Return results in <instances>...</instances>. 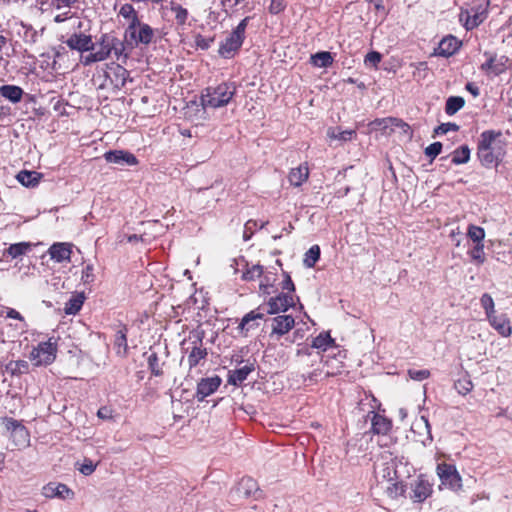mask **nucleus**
<instances>
[{"mask_svg": "<svg viewBox=\"0 0 512 512\" xmlns=\"http://www.w3.org/2000/svg\"><path fill=\"white\" fill-rule=\"evenodd\" d=\"M114 348L120 356H126L128 352L127 328L123 326L118 330L114 337Z\"/></svg>", "mask_w": 512, "mask_h": 512, "instance_id": "29", "label": "nucleus"}, {"mask_svg": "<svg viewBox=\"0 0 512 512\" xmlns=\"http://www.w3.org/2000/svg\"><path fill=\"white\" fill-rule=\"evenodd\" d=\"M459 126L452 122L442 123L438 127L435 128L434 133L435 134H446L449 131H458Z\"/></svg>", "mask_w": 512, "mask_h": 512, "instance_id": "55", "label": "nucleus"}, {"mask_svg": "<svg viewBox=\"0 0 512 512\" xmlns=\"http://www.w3.org/2000/svg\"><path fill=\"white\" fill-rule=\"evenodd\" d=\"M383 123H388L391 126V132H393L396 128L403 129L404 131H407L410 128L409 125L402 119L395 117L383 118Z\"/></svg>", "mask_w": 512, "mask_h": 512, "instance_id": "51", "label": "nucleus"}, {"mask_svg": "<svg viewBox=\"0 0 512 512\" xmlns=\"http://www.w3.org/2000/svg\"><path fill=\"white\" fill-rule=\"evenodd\" d=\"M236 94V86L231 82H223L205 88L200 97L203 108H220L229 104Z\"/></svg>", "mask_w": 512, "mask_h": 512, "instance_id": "3", "label": "nucleus"}, {"mask_svg": "<svg viewBox=\"0 0 512 512\" xmlns=\"http://www.w3.org/2000/svg\"><path fill=\"white\" fill-rule=\"evenodd\" d=\"M191 347L186 349L187 363L189 369H193L200 365L201 361L206 360L208 356L207 348L204 346L203 339L199 334L194 336V340L191 341Z\"/></svg>", "mask_w": 512, "mask_h": 512, "instance_id": "12", "label": "nucleus"}, {"mask_svg": "<svg viewBox=\"0 0 512 512\" xmlns=\"http://www.w3.org/2000/svg\"><path fill=\"white\" fill-rule=\"evenodd\" d=\"M490 0H472L471 7L461 9L459 20L466 30H473L482 24L488 17Z\"/></svg>", "mask_w": 512, "mask_h": 512, "instance_id": "6", "label": "nucleus"}, {"mask_svg": "<svg viewBox=\"0 0 512 512\" xmlns=\"http://www.w3.org/2000/svg\"><path fill=\"white\" fill-rule=\"evenodd\" d=\"M382 60V55L378 51H371L366 54L364 58V63L368 67H372L374 69H378V65Z\"/></svg>", "mask_w": 512, "mask_h": 512, "instance_id": "49", "label": "nucleus"}, {"mask_svg": "<svg viewBox=\"0 0 512 512\" xmlns=\"http://www.w3.org/2000/svg\"><path fill=\"white\" fill-rule=\"evenodd\" d=\"M104 159L108 163L120 164V165H128V166H136L139 161L137 157L125 150H110L104 153Z\"/></svg>", "mask_w": 512, "mask_h": 512, "instance_id": "17", "label": "nucleus"}, {"mask_svg": "<svg viewBox=\"0 0 512 512\" xmlns=\"http://www.w3.org/2000/svg\"><path fill=\"white\" fill-rule=\"evenodd\" d=\"M466 89L473 95L478 96L479 95V89L472 83H467Z\"/></svg>", "mask_w": 512, "mask_h": 512, "instance_id": "64", "label": "nucleus"}, {"mask_svg": "<svg viewBox=\"0 0 512 512\" xmlns=\"http://www.w3.org/2000/svg\"><path fill=\"white\" fill-rule=\"evenodd\" d=\"M295 305L293 295L290 293H280L275 297H271L267 302L266 313L270 315L286 312L290 307Z\"/></svg>", "mask_w": 512, "mask_h": 512, "instance_id": "13", "label": "nucleus"}, {"mask_svg": "<svg viewBox=\"0 0 512 512\" xmlns=\"http://www.w3.org/2000/svg\"><path fill=\"white\" fill-rule=\"evenodd\" d=\"M254 370L255 367L253 363H246L240 368L230 370L228 372V383L234 386H240Z\"/></svg>", "mask_w": 512, "mask_h": 512, "instance_id": "22", "label": "nucleus"}, {"mask_svg": "<svg viewBox=\"0 0 512 512\" xmlns=\"http://www.w3.org/2000/svg\"><path fill=\"white\" fill-rule=\"evenodd\" d=\"M96 465L92 463L91 460H85L81 465L79 471L84 475H90L95 471Z\"/></svg>", "mask_w": 512, "mask_h": 512, "instance_id": "59", "label": "nucleus"}, {"mask_svg": "<svg viewBox=\"0 0 512 512\" xmlns=\"http://www.w3.org/2000/svg\"><path fill=\"white\" fill-rule=\"evenodd\" d=\"M506 60L497 59L496 57H490L485 63L481 65V69L487 74H493L495 76L504 73L507 69Z\"/></svg>", "mask_w": 512, "mask_h": 512, "instance_id": "26", "label": "nucleus"}, {"mask_svg": "<svg viewBox=\"0 0 512 512\" xmlns=\"http://www.w3.org/2000/svg\"><path fill=\"white\" fill-rule=\"evenodd\" d=\"M118 15L126 20L127 25L131 24V22H134L140 18L138 12L130 3L123 4L119 9Z\"/></svg>", "mask_w": 512, "mask_h": 512, "instance_id": "39", "label": "nucleus"}, {"mask_svg": "<svg viewBox=\"0 0 512 512\" xmlns=\"http://www.w3.org/2000/svg\"><path fill=\"white\" fill-rule=\"evenodd\" d=\"M344 359L345 355L341 351L333 356L328 355L324 361L325 370L315 369L308 374L307 379L310 381H315L317 377L320 376L323 372L326 377H334L342 374L346 369Z\"/></svg>", "mask_w": 512, "mask_h": 512, "instance_id": "9", "label": "nucleus"}, {"mask_svg": "<svg viewBox=\"0 0 512 512\" xmlns=\"http://www.w3.org/2000/svg\"><path fill=\"white\" fill-rule=\"evenodd\" d=\"M355 135L356 132L354 130L338 131L336 128H329L327 131V136L331 140L337 139L341 141H348L351 140Z\"/></svg>", "mask_w": 512, "mask_h": 512, "instance_id": "44", "label": "nucleus"}, {"mask_svg": "<svg viewBox=\"0 0 512 512\" xmlns=\"http://www.w3.org/2000/svg\"><path fill=\"white\" fill-rule=\"evenodd\" d=\"M263 274V266L256 264L248 267L246 271L243 272L242 278L245 281H254L255 279L261 277Z\"/></svg>", "mask_w": 512, "mask_h": 512, "instance_id": "46", "label": "nucleus"}, {"mask_svg": "<svg viewBox=\"0 0 512 512\" xmlns=\"http://www.w3.org/2000/svg\"><path fill=\"white\" fill-rule=\"evenodd\" d=\"M31 246L29 242L14 243L7 248L6 254L12 258H18L26 254L31 249Z\"/></svg>", "mask_w": 512, "mask_h": 512, "instance_id": "37", "label": "nucleus"}, {"mask_svg": "<svg viewBox=\"0 0 512 512\" xmlns=\"http://www.w3.org/2000/svg\"><path fill=\"white\" fill-rule=\"evenodd\" d=\"M93 267L91 265H87L83 270L82 278L85 282H88L89 277H92Z\"/></svg>", "mask_w": 512, "mask_h": 512, "instance_id": "63", "label": "nucleus"}, {"mask_svg": "<svg viewBox=\"0 0 512 512\" xmlns=\"http://www.w3.org/2000/svg\"><path fill=\"white\" fill-rule=\"evenodd\" d=\"M73 245L67 242H56L48 249L51 260L57 263L71 262Z\"/></svg>", "mask_w": 512, "mask_h": 512, "instance_id": "16", "label": "nucleus"}, {"mask_svg": "<svg viewBox=\"0 0 512 512\" xmlns=\"http://www.w3.org/2000/svg\"><path fill=\"white\" fill-rule=\"evenodd\" d=\"M266 224H268V221L266 222H263L261 223L260 226H258V223L256 220H248L246 223H245V226H244V234H243V237L245 240H249L251 238V236L254 234L255 230L257 228H263Z\"/></svg>", "mask_w": 512, "mask_h": 512, "instance_id": "48", "label": "nucleus"}, {"mask_svg": "<svg viewBox=\"0 0 512 512\" xmlns=\"http://www.w3.org/2000/svg\"><path fill=\"white\" fill-rule=\"evenodd\" d=\"M467 235L476 244H482L485 238V230L480 226L469 225Z\"/></svg>", "mask_w": 512, "mask_h": 512, "instance_id": "45", "label": "nucleus"}, {"mask_svg": "<svg viewBox=\"0 0 512 512\" xmlns=\"http://www.w3.org/2000/svg\"><path fill=\"white\" fill-rule=\"evenodd\" d=\"M42 494L46 498L58 497L61 499H71L74 496L73 491L67 485L55 482L46 484L42 489Z\"/></svg>", "mask_w": 512, "mask_h": 512, "instance_id": "18", "label": "nucleus"}, {"mask_svg": "<svg viewBox=\"0 0 512 512\" xmlns=\"http://www.w3.org/2000/svg\"><path fill=\"white\" fill-rule=\"evenodd\" d=\"M85 301L84 293H74L65 303L64 312L66 315H76L82 308Z\"/></svg>", "mask_w": 512, "mask_h": 512, "instance_id": "28", "label": "nucleus"}, {"mask_svg": "<svg viewBox=\"0 0 512 512\" xmlns=\"http://www.w3.org/2000/svg\"><path fill=\"white\" fill-rule=\"evenodd\" d=\"M332 54L328 51L317 52L310 57V63L315 67L327 68L333 64Z\"/></svg>", "mask_w": 512, "mask_h": 512, "instance_id": "30", "label": "nucleus"}, {"mask_svg": "<svg viewBox=\"0 0 512 512\" xmlns=\"http://www.w3.org/2000/svg\"><path fill=\"white\" fill-rule=\"evenodd\" d=\"M147 363H148V368L151 372V375L160 377L164 374L163 369H162L163 363H160V359L156 352L150 353V355L147 358Z\"/></svg>", "mask_w": 512, "mask_h": 512, "instance_id": "40", "label": "nucleus"}, {"mask_svg": "<svg viewBox=\"0 0 512 512\" xmlns=\"http://www.w3.org/2000/svg\"><path fill=\"white\" fill-rule=\"evenodd\" d=\"M474 384L468 375L459 378L454 382V388L460 395H467L472 391Z\"/></svg>", "mask_w": 512, "mask_h": 512, "instance_id": "42", "label": "nucleus"}, {"mask_svg": "<svg viewBox=\"0 0 512 512\" xmlns=\"http://www.w3.org/2000/svg\"><path fill=\"white\" fill-rule=\"evenodd\" d=\"M309 178V167L307 162L300 164L298 167L292 168L288 174V181L294 187H300Z\"/></svg>", "mask_w": 512, "mask_h": 512, "instance_id": "23", "label": "nucleus"}, {"mask_svg": "<svg viewBox=\"0 0 512 512\" xmlns=\"http://www.w3.org/2000/svg\"><path fill=\"white\" fill-rule=\"evenodd\" d=\"M436 474L440 479L441 485L445 488L454 492L462 490V477L454 464L448 462L438 463Z\"/></svg>", "mask_w": 512, "mask_h": 512, "instance_id": "8", "label": "nucleus"}, {"mask_svg": "<svg viewBox=\"0 0 512 512\" xmlns=\"http://www.w3.org/2000/svg\"><path fill=\"white\" fill-rule=\"evenodd\" d=\"M249 20L250 17L242 19L230 35L220 44L218 53L221 57L230 59L238 53L244 42Z\"/></svg>", "mask_w": 512, "mask_h": 512, "instance_id": "7", "label": "nucleus"}, {"mask_svg": "<svg viewBox=\"0 0 512 512\" xmlns=\"http://www.w3.org/2000/svg\"><path fill=\"white\" fill-rule=\"evenodd\" d=\"M98 49L90 52L83 57L82 63L85 66L92 63L102 62L107 59H113L118 63L126 64L129 59V53L126 51V43L113 33H104L100 36L97 43Z\"/></svg>", "mask_w": 512, "mask_h": 512, "instance_id": "1", "label": "nucleus"}, {"mask_svg": "<svg viewBox=\"0 0 512 512\" xmlns=\"http://www.w3.org/2000/svg\"><path fill=\"white\" fill-rule=\"evenodd\" d=\"M213 42L214 38H206L201 34H198L195 37V45L197 48L201 50L209 49Z\"/></svg>", "mask_w": 512, "mask_h": 512, "instance_id": "54", "label": "nucleus"}, {"mask_svg": "<svg viewBox=\"0 0 512 512\" xmlns=\"http://www.w3.org/2000/svg\"><path fill=\"white\" fill-rule=\"evenodd\" d=\"M97 416L104 420L111 419L112 418V410L107 406H103V407L99 408V410L97 412Z\"/></svg>", "mask_w": 512, "mask_h": 512, "instance_id": "60", "label": "nucleus"}, {"mask_svg": "<svg viewBox=\"0 0 512 512\" xmlns=\"http://www.w3.org/2000/svg\"><path fill=\"white\" fill-rule=\"evenodd\" d=\"M78 2L79 0H51L52 6L58 10L62 8H71Z\"/></svg>", "mask_w": 512, "mask_h": 512, "instance_id": "57", "label": "nucleus"}, {"mask_svg": "<svg viewBox=\"0 0 512 512\" xmlns=\"http://www.w3.org/2000/svg\"><path fill=\"white\" fill-rule=\"evenodd\" d=\"M284 279L281 283L282 290H286L287 293L292 294L295 291V285L290 277V275L284 272Z\"/></svg>", "mask_w": 512, "mask_h": 512, "instance_id": "58", "label": "nucleus"}, {"mask_svg": "<svg viewBox=\"0 0 512 512\" xmlns=\"http://www.w3.org/2000/svg\"><path fill=\"white\" fill-rule=\"evenodd\" d=\"M221 378L218 375L202 378L197 384L195 398L202 402L204 399L218 390L221 385Z\"/></svg>", "mask_w": 512, "mask_h": 512, "instance_id": "15", "label": "nucleus"}, {"mask_svg": "<svg viewBox=\"0 0 512 512\" xmlns=\"http://www.w3.org/2000/svg\"><path fill=\"white\" fill-rule=\"evenodd\" d=\"M41 178V174L36 171H20L17 175L18 181L26 187H35Z\"/></svg>", "mask_w": 512, "mask_h": 512, "instance_id": "31", "label": "nucleus"}, {"mask_svg": "<svg viewBox=\"0 0 512 512\" xmlns=\"http://www.w3.org/2000/svg\"><path fill=\"white\" fill-rule=\"evenodd\" d=\"M57 354V344L48 341L40 342L30 353V360L35 366L49 365L54 362Z\"/></svg>", "mask_w": 512, "mask_h": 512, "instance_id": "10", "label": "nucleus"}, {"mask_svg": "<svg viewBox=\"0 0 512 512\" xmlns=\"http://www.w3.org/2000/svg\"><path fill=\"white\" fill-rule=\"evenodd\" d=\"M23 94V89L16 85L6 84L0 87V95L12 103L20 102Z\"/></svg>", "mask_w": 512, "mask_h": 512, "instance_id": "27", "label": "nucleus"}, {"mask_svg": "<svg viewBox=\"0 0 512 512\" xmlns=\"http://www.w3.org/2000/svg\"><path fill=\"white\" fill-rule=\"evenodd\" d=\"M65 44L71 50L78 51L80 53L93 51L95 49V43L92 40L91 35L85 33H73L66 41Z\"/></svg>", "mask_w": 512, "mask_h": 512, "instance_id": "14", "label": "nucleus"}, {"mask_svg": "<svg viewBox=\"0 0 512 512\" xmlns=\"http://www.w3.org/2000/svg\"><path fill=\"white\" fill-rule=\"evenodd\" d=\"M465 105V100L461 96H450L446 100L445 113L449 116L456 114Z\"/></svg>", "mask_w": 512, "mask_h": 512, "instance_id": "34", "label": "nucleus"}, {"mask_svg": "<svg viewBox=\"0 0 512 512\" xmlns=\"http://www.w3.org/2000/svg\"><path fill=\"white\" fill-rule=\"evenodd\" d=\"M470 159V149L467 145H462L452 153L451 162L455 165L465 164Z\"/></svg>", "mask_w": 512, "mask_h": 512, "instance_id": "38", "label": "nucleus"}, {"mask_svg": "<svg viewBox=\"0 0 512 512\" xmlns=\"http://www.w3.org/2000/svg\"><path fill=\"white\" fill-rule=\"evenodd\" d=\"M490 325L503 337L511 335L512 329L510 321L505 315H496L495 313L487 317Z\"/></svg>", "mask_w": 512, "mask_h": 512, "instance_id": "25", "label": "nucleus"}, {"mask_svg": "<svg viewBox=\"0 0 512 512\" xmlns=\"http://www.w3.org/2000/svg\"><path fill=\"white\" fill-rule=\"evenodd\" d=\"M500 131L486 130L481 133L477 145V156L486 168H496L502 162L505 154V143L500 139Z\"/></svg>", "mask_w": 512, "mask_h": 512, "instance_id": "2", "label": "nucleus"}, {"mask_svg": "<svg viewBox=\"0 0 512 512\" xmlns=\"http://www.w3.org/2000/svg\"><path fill=\"white\" fill-rule=\"evenodd\" d=\"M408 375L413 380L422 381V380L428 379L430 377V371L428 369H421V370L409 369Z\"/></svg>", "mask_w": 512, "mask_h": 512, "instance_id": "52", "label": "nucleus"}, {"mask_svg": "<svg viewBox=\"0 0 512 512\" xmlns=\"http://www.w3.org/2000/svg\"><path fill=\"white\" fill-rule=\"evenodd\" d=\"M155 37V29L140 18L124 30V42L132 47H148L155 41Z\"/></svg>", "mask_w": 512, "mask_h": 512, "instance_id": "5", "label": "nucleus"}, {"mask_svg": "<svg viewBox=\"0 0 512 512\" xmlns=\"http://www.w3.org/2000/svg\"><path fill=\"white\" fill-rule=\"evenodd\" d=\"M6 371L11 376H20L28 373L29 364L25 360H11L6 364Z\"/></svg>", "mask_w": 512, "mask_h": 512, "instance_id": "32", "label": "nucleus"}, {"mask_svg": "<svg viewBox=\"0 0 512 512\" xmlns=\"http://www.w3.org/2000/svg\"><path fill=\"white\" fill-rule=\"evenodd\" d=\"M0 426L2 435L9 439L13 449L20 450L29 446L30 433L22 421L5 416L0 418Z\"/></svg>", "mask_w": 512, "mask_h": 512, "instance_id": "4", "label": "nucleus"}, {"mask_svg": "<svg viewBox=\"0 0 512 512\" xmlns=\"http://www.w3.org/2000/svg\"><path fill=\"white\" fill-rule=\"evenodd\" d=\"M461 41H459L455 36L448 35L444 37L437 47V55L449 57L454 55L461 47Z\"/></svg>", "mask_w": 512, "mask_h": 512, "instance_id": "21", "label": "nucleus"}, {"mask_svg": "<svg viewBox=\"0 0 512 512\" xmlns=\"http://www.w3.org/2000/svg\"><path fill=\"white\" fill-rule=\"evenodd\" d=\"M262 307L251 310L247 314H245L241 321L239 322L236 330L240 336L247 337L248 334L259 328L261 321L264 320L265 313L261 311Z\"/></svg>", "mask_w": 512, "mask_h": 512, "instance_id": "11", "label": "nucleus"}, {"mask_svg": "<svg viewBox=\"0 0 512 512\" xmlns=\"http://www.w3.org/2000/svg\"><path fill=\"white\" fill-rule=\"evenodd\" d=\"M372 125H373L376 129L383 130L384 132H386L387 130H389V132H391V126H390L388 123H383V118H381V119H375V120L372 122Z\"/></svg>", "mask_w": 512, "mask_h": 512, "instance_id": "61", "label": "nucleus"}, {"mask_svg": "<svg viewBox=\"0 0 512 512\" xmlns=\"http://www.w3.org/2000/svg\"><path fill=\"white\" fill-rule=\"evenodd\" d=\"M171 11L175 14L176 24L179 27H184L189 18L188 10L178 3L171 2Z\"/></svg>", "mask_w": 512, "mask_h": 512, "instance_id": "35", "label": "nucleus"}, {"mask_svg": "<svg viewBox=\"0 0 512 512\" xmlns=\"http://www.w3.org/2000/svg\"><path fill=\"white\" fill-rule=\"evenodd\" d=\"M432 485L428 480L419 477L412 485V494L410 498L414 502H423L432 494Z\"/></svg>", "mask_w": 512, "mask_h": 512, "instance_id": "20", "label": "nucleus"}, {"mask_svg": "<svg viewBox=\"0 0 512 512\" xmlns=\"http://www.w3.org/2000/svg\"><path fill=\"white\" fill-rule=\"evenodd\" d=\"M481 306L485 310L486 316L489 317L495 313L494 301L490 294L484 293L480 298Z\"/></svg>", "mask_w": 512, "mask_h": 512, "instance_id": "50", "label": "nucleus"}, {"mask_svg": "<svg viewBox=\"0 0 512 512\" xmlns=\"http://www.w3.org/2000/svg\"><path fill=\"white\" fill-rule=\"evenodd\" d=\"M335 343L329 332H321L313 338L311 347L322 351H326L328 347L333 346Z\"/></svg>", "mask_w": 512, "mask_h": 512, "instance_id": "33", "label": "nucleus"}, {"mask_svg": "<svg viewBox=\"0 0 512 512\" xmlns=\"http://www.w3.org/2000/svg\"><path fill=\"white\" fill-rule=\"evenodd\" d=\"M392 429V421L388 417L380 414L373 413L371 420V430L377 435H387Z\"/></svg>", "mask_w": 512, "mask_h": 512, "instance_id": "24", "label": "nucleus"}, {"mask_svg": "<svg viewBox=\"0 0 512 512\" xmlns=\"http://www.w3.org/2000/svg\"><path fill=\"white\" fill-rule=\"evenodd\" d=\"M6 315H7L8 318H11V319H15V320H19V321H23L24 320V318L20 314V312H18L17 310H15L13 308L8 309Z\"/></svg>", "mask_w": 512, "mask_h": 512, "instance_id": "62", "label": "nucleus"}, {"mask_svg": "<svg viewBox=\"0 0 512 512\" xmlns=\"http://www.w3.org/2000/svg\"><path fill=\"white\" fill-rule=\"evenodd\" d=\"M124 64L119 63L117 67L114 69L115 80L111 79V82L114 83V87L116 89H121L125 86L127 79L129 77V71L123 67Z\"/></svg>", "mask_w": 512, "mask_h": 512, "instance_id": "36", "label": "nucleus"}, {"mask_svg": "<svg viewBox=\"0 0 512 512\" xmlns=\"http://www.w3.org/2000/svg\"><path fill=\"white\" fill-rule=\"evenodd\" d=\"M286 4L284 0H271L268 10L271 14H279L284 11Z\"/></svg>", "mask_w": 512, "mask_h": 512, "instance_id": "56", "label": "nucleus"}, {"mask_svg": "<svg viewBox=\"0 0 512 512\" xmlns=\"http://www.w3.org/2000/svg\"><path fill=\"white\" fill-rule=\"evenodd\" d=\"M321 250L319 245H312L309 250L305 253V258L303 260L304 265L308 268H313L317 261L320 259Z\"/></svg>", "mask_w": 512, "mask_h": 512, "instance_id": "41", "label": "nucleus"}, {"mask_svg": "<svg viewBox=\"0 0 512 512\" xmlns=\"http://www.w3.org/2000/svg\"><path fill=\"white\" fill-rule=\"evenodd\" d=\"M295 325V320L291 315H278L272 319L271 336L278 338L287 334Z\"/></svg>", "mask_w": 512, "mask_h": 512, "instance_id": "19", "label": "nucleus"}, {"mask_svg": "<svg viewBox=\"0 0 512 512\" xmlns=\"http://www.w3.org/2000/svg\"><path fill=\"white\" fill-rule=\"evenodd\" d=\"M471 260L477 265H482L485 260L484 244H476L472 249L468 250Z\"/></svg>", "mask_w": 512, "mask_h": 512, "instance_id": "43", "label": "nucleus"}, {"mask_svg": "<svg viewBox=\"0 0 512 512\" xmlns=\"http://www.w3.org/2000/svg\"><path fill=\"white\" fill-rule=\"evenodd\" d=\"M386 493L389 498L396 499L404 495L405 485L400 481L394 482L387 487Z\"/></svg>", "mask_w": 512, "mask_h": 512, "instance_id": "47", "label": "nucleus"}, {"mask_svg": "<svg viewBox=\"0 0 512 512\" xmlns=\"http://www.w3.org/2000/svg\"><path fill=\"white\" fill-rule=\"evenodd\" d=\"M442 147L443 146L441 142H434L425 148V155L431 159H434L441 153Z\"/></svg>", "mask_w": 512, "mask_h": 512, "instance_id": "53", "label": "nucleus"}]
</instances>
